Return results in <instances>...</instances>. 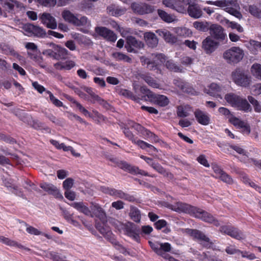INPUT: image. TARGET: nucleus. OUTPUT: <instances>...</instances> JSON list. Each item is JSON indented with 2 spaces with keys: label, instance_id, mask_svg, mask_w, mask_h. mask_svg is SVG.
<instances>
[{
  "label": "nucleus",
  "instance_id": "obj_14",
  "mask_svg": "<svg viewBox=\"0 0 261 261\" xmlns=\"http://www.w3.org/2000/svg\"><path fill=\"white\" fill-rule=\"evenodd\" d=\"M152 56H154L156 60L159 61L161 63H165L167 68L170 71L176 72H182V68L181 67L175 64L172 60H169L166 61V57L163 54H152Z\"/></svg>",
  "mask_w": 261,
  "mask_h": 261
},
{
  "label": "nucleus",
  "instance_id": "obj_47",
  "mask_svg": "<svg viewBox=\"0 0 261 261\" xmlns=\"http://www.w3.org/2000/svg\"><path fill=\"white\" fill-rule=\"evenodd\" d=\"M252 74L256 78L261 80V65L258 63L253 64L251 68Z\"/></svg>",
  "mask_w": 261,
  "mask_h": 261
},
{
  "label": "nucleus",
  "instance_id": "obj_24",
  "mask_svg": "<svg viewBox=\"0 0 261 261\" xmlns=\"http://www.w3.org/2000/svg\"><path fill=\"white\" fill-rule=\"evenodd\" d=\"M0 4L4 10L8 13H15V8L21 7V3L17 0H0Z\"/></svg>",
  "mask_w": 261,
  "mask_h": 261
},
{
  "label": "nucleus",
  "instance_id": "obj_38",
  "mask_svg": "<svg viewBox=\"0 0 261 261\" xmlns=\"http://www.w3.org/2000/svg\"><path fill=\"white\" fill-rule=\"evenodd\" d=\"M141 77L150 87L159 88L160 84L152 77L148 74H142Z\"/></svg>",
  "mask_w": 261,
  "mask_h": 261
},
{
  "label": "nucleus",
  "instance_id": "obj_5",
  "mask_svg": "<svg viewBox=\"0 0 261 261\" xmlns=\"http://www.w3.org/2000/svg\"><path fill=\"white\" fill-rule=\"evenodd\" d=\"M244 56L243 50L239 47L233 46L225 50L223 58L229 64H236L242 60Z\"/></svg>",
  "mask_w": 261,
  "mask_h": 261
},
{
  "label": "nucleus",
  "instance_id": "obj_10",
  "mask_svg": "<svg viewBox=\"0 0 261 261\" xmlns=\"http://www.w3.org/2000/svg\"><path fill=\"white\" fill-rule=\"evenodd\" d=\"M232 78L236 84L243 87L248 86L251 81V77L240 69L232 73Z\"/></svg>",
  "mask_w": 261,
  "mask_h": 261
},
{
  "label": "nucleus",
  "instance_id": "obj_7",
  "mask_svg": "<svg viewBox=\"0 0 261 261\" xmlns=\"http://www.w3.org/2000/svg\"><path fill=\"white\" fill-rule=\"evenodd\" d=\"M141 91L154 103L161 107H165L169 103V99L167 96L163 95H158L152 93L147 87L141 88Z\"/></svg>",
  "mask_w": 261,
  "mask_h": 261
},
{
  "label": "nucleus",
  "instance_id": "obj_19",
  "mask_svg": "<svg viewBox=\"0 0 261 261\" xmlns=\"http://www.w3.org/2000/svg\"><path fill=\"white\" fill-rule=\"evenodd\" d=\"M219 43L208 36L202 42V48L206 54H211L218 48Z\"/></svg>",
  "mask_w": 261,
  "mask_h": 261
},
{
  "label": "nucleus",
  "instance_id": "obj_61",
  "mask_svg": "<svg viewBox=\"0 0 261 261\" xmlns=\"http://www.w3.org/2000/svg\"><path fill=\"white\" fill-rule=\"evenodd\" d=\"M123 132L124 134L125 135V137L128 139L129 140H131L133 143L135 142V141L137 139L136 138H134V136L133 134L130 132L128 127H124L123 128Z\"/></svg>",
  "mask_w": 261,
  "mask_h": 261
},
{
  "label": "nucleus",
  "instance_id": "obj_1",
  "mask_svg": "<svg viewBox=\"0 0 261 261\" xmlns=\"http://www.w3.org/2000/svg\"><path fill=\"white\" fill-rule=\"evenodd\" d=\"M169 207L176 212L190 214L196 218L201 219L203 221L213 223L216 226L220 225L219 221L216 220L211 214L188 204L177 202L174 204H169Z\"/></svg>",
  "mask_w": 261,
  "mask_h": 261
},
{
  "label": "nucleus",
  "instance_id": "obj_36",
  "mask_svg": "<svg viewBox=\"0 0 261 261\" xmlns=\"http://www.w3.org/2000/svg\"><path fill=\"white\" fill-rule=\"evenodd\" d=\"M24 121L35 129H40L43 127L44 124L37 119H33L31 116H27Z\"/></svg>",
  "mask_w": 261,
  "mask_h": 261
},
{
  "label": "nucleus",
  "instance_id": "obj_44",
  "mask_svg": "<svg viewBox=\"0 0 261 261\" xmlns=\"http://www.w3.org/2000/svg\"><path fill=\"white\" fill-rule=\"evenodd\" d=\"M129 215L131 219L136 222H139L141 219V214L140 211L136 207L131 206Z\"/></svg>",
  "mask_w": 261,
  "mask_h": 261
},
{
  "label": "nucleus",
  "instance_id": "obj_15",
  "mask_svg": "<svg viewBox=\"0 0 261 261\" xmlns=\"http://www.w3.org/2000/svg\"><path fill=\"white\" fill-rule=\"evenodd\" d=\"M124 232L135 241L139 242L140 240L139 229L134 223L128 222L125 224H121Z\"/></svg>",
  "mask_w": 261,
  "mask_h": 261
},
{
  "label": "nucleus",
  "instance_id": "obj_64",
  "mask_svg": "<svg viewBox=\"0 0 261 261\" xmlns=\"http://www.w3.org/2000/svg\"><path fill=\"white\" fill-rule=\"evenodd\" d=\"M197 162L200 163L201 165H202L204 167H210V164L208 163L207 159H206V156L204 154L200 155L197 158Z\"/></svg>",
  "mask_w": 261,
  "mask_h": 261
},
{
  "label": "nucleus",
  "instance_id": "obj_45",
  "mask_svg": "<svg viewBox=\"0 0 261 261\" xmlns=\"http://www.w3.org/2000/svg\"><path fill=\"white\" fill-rule=\"evenodd\" d=\"M66 99L72 101L76 107L79 109L81 113H82L86 117H92V114H91L88 110H87L84 107H83L80 103L72 99L70 97L66 95Z\"/></svg>",
  "mask_w": 261,
  "mask_h": 261
},
{
  "label": "nucleus",
  "instance_id": "obj_29",
  "mask_svg": "<svg viewBox=\"0 0 261 261\" xmlns=\"http://www.w3.org/2000/svg\"><path fill=\"white\" fill-rule=\"evenodd\" d=\"M187 10L189 15L194 18H200L202 14L201 9L197 4L189 5Z\"/></svg>",
  "mask_w": 261,
  "mask_h": 261
},
{
  "label": "nucleus",
  "instance_id": "obj_55",
  "mask_svg": "<svg viewBox=\"0 0 261 261\" xmlns=\"http://www.w3.org/2000/svg\"><path fill=\"white\" fill-rule=\"evenodd\" d=\"M25 226H27L26 231L28 233L31 234H34L36 236H39L41 234V232L38 229L29 225L26 222H23Z\"/></svg>",
  "mask_w": 261,
  "mask_h": 261
},
{
  "label": "nucleus",
  "instance_id": "obj_50",
  "mask_svg": "<svg viewBox=\"0 0 261 261\" xmlns=\"http://www.w3.org/2000/svg\"><path fill=\"white\" fill-rule=\"evenodd\" d=\"M10 192L14 194L17 196L21 197L23 199H26L27 198L23 193V192L21 188L18 187L17 186L15 185L12 189H11Z\"/></svg>",
  "mask_w": 261,
  "mask_h": 261
},
{
  "label": "nucleus",
  "instance_id": "obj_2",
  "mask_svg": "<svg viewBox=\"0 0 261 261\" xmlns=\"http://www.w3.org/2000/svg\"><path fill=\"white\" fill-rule=\"evenodd\" d=\"M215 6L224 8L226 12L239 19L242 18V15L240 11V5L237 0L216 1Z\"/></svg>",
  "mask_w": 261,
  "mask_h": 261
},
{
  "label": "nucleus",
  "instance_id": "obj_57",
  "mask_svg": "<svg viewBox=\"0 0 261 261\" xmlns=\"http://www.w3.org/2000/svg\"><path fill=\"white\" fill-rule=\"evenodd\" d=\"M225 252L230 255L237 254L239 255V252H241V250L236 248L234 246L230 245L225 248Z\"/></svg>",
  "mask_w": 261,
  "mask_h": 261
},
{
  "label": "nucleus",
  "instance_id": "obj_63",
  "mask_svg": "<svg viewBox=\"0 0 261 261\" xmlns=\"http://www.w3.org/2000/svg\"><path fill=\"white\" fill-rule=\"evenodd\" d=\"M79 43L80 44H84L86 46H90L93 44V42L91 39H90L87 36L83 35H82Z\"/></svg>",
  "mask_w": 261,
  "mask_h": 261
},
{
  "label": "nucleus",
  "instance_id": "obj_62",
  "mask_svg": "<svg viewBox=\"0 0 261 261\" xmlns=\"http://www.w3.org/2000/svg\"><path fill=\"white\" fill-rule=\"evenodd\" d=\"M240 254H241L242 257L246 258L249 260H253L256 258L254 253L246 251H242L241 250V252H239V255Z\"/></svg>",
  "mask_w": 261,
  "mask_h": 261
},
{
  "label": "nucleus",
  "instance_id": "obj_56",
  "mask_svg": "<svg viewBox=\"0 0 261 261\" xmlns=\"http://www.w3.org/2000/svg\"><path fill=\"white\" fill-rule=\"evenodd\" d=\"M90 118H92L98 124L105 121V117L97 111H93V115L92 114V117H90Z\"/></svg>",
  "mask_w": 261,
  "mask_h": 261
},
{
  "label": "nucleus",
  "instance_id": "obj_37",
  "mask_svg": "<svg viewBox=\"0 0 261 261\" xmlns=\"http://www.w3.org/2000/svg\"><path fill=\"white\" fill-rule=\"evenodd\" d=\"M247 48L253 54H257L258 51H261V42L254 40H250L248 44Z\"/></svg>",
  "mask_w": 261,
  "mask_h": 261
},
{
  "label": "nucleus",
  "instance_id": "obj_32",
  "mask_svg": "<svg viewBox=\"0 0 261 261\" xmlns=\"http://www.w3.org/2000/svg\"><path fill=\"white\" fill-rule=\"evenodd\" d=\"M156 32L160 36L163 37L167 42L174 43L176 41V38L166 30H158Z\"/></svg>",
  "mask_w": 261,
  "mask_h": 261
},
{
  "label": "nucleus",
  "instance_id": "obj_11",
  "mask_svg": "<svg viewBox=\"0 0 261 261\" xmlns=\"http://www.w3.org/2000/svg\"><path fill=\"white\" fill-rule=\"evenodd\" d=\"M49 46L51 47L54 50L50 49H45L43 51V55L52 57L57 60L65 58V48L53 43H49Z\"/></svg>",
  "mask_w": 261,
  "mask_h": 261
},
{
  "label": "nucleus",
  "instance_id": "obj_12",
  "mask_svg": "<svg viewBox=\"0 0 261 261\" xmlns=\"http://www.w3.org/2000/svg\"><path fill=\"white\" fill-rule=\"evenodd\" d=\"M66 21L69 22L76 26H84L89 27L91 25L90 22L86 16H81L79 18L70 12L66 10Z\"/></svg>",
  "mask_w": 261,
  "mask_h": 261
},
{
  "label": "nucleus",
  "instance_id": "obj_60",
  "mask_svg": "<svg viewBox=\"0 0 261 261\" xmlns=\"http://www.w3.org/2000/svg\"><path fill=\"white\" fill-rule=\"evenodd\" d=\"M198 258L200 260H203V261H206V260H211V261H222L220 259H216L214 260L212 257L210 255L209 252H203L201 255H200V256L198 257Z\"/></svg>",
  "mask_w": 261,
  "mask_h": 261
},
{
  "label": "nucleus",
  "instance_id": "obj_8",
  "mask_svg": "<svg viewBox=\"0 0 261 261\" xmlns=\"http://www.w3.org/2000/svg\"><path fill=\"white\" fill-rule=\"evenodd\" d=\"M99 190L105 194H109L116 198L122 199L130 202L134 201L135 198L134 196L125 193L121 190H117L114 188H110L105 186L100 187Z\"/></svg>",
  "mask_w": 261,
  "mask_h": 261
},
{
  "label": "nucleus",
  "instance_id": "obj_6",
  "mask_svg": "<svg viewBox=\"0 0 261 261\" xmlns=\"http://www.w3.org/2000/svg\"><path fill=\"white\" fill-rule=\"evenodd\" d=\"M71 205L76 209L80 212L83 213L85 215L93 218L98 215V212L95 209V207L101 208L100 205L96 203H92L90 209L84 203L82 202H73Z\"/></svg>",
  "mask_w": 261,
  "mask_h": 261
},
{
  "label": "nucleus",
  "instance_id": "obj_13",
  "mask_svg": "<svg viewBox=\"0 0 261 261\" xmlns=\"http://www.w3.org/2000/svg\"><path fill=\"white\" fill-rule=\"evenodd\" d=\"M220 231L221 233L227 234L238 240H242L245 238L241 230L232 226H222L220 228Z\"/></svg>",
  "mask_w": 261,
  "mask_h": 261
},
{
  "label": "nucleus",
  "instance_id": "obj_27",
  "mask_svg": "<svg viewBox=\"0 0 261 261\" xmlns=\"http://www.w3.org/2000/svg\"><path fill=\"white\" fill-rule=\"evenodd\" d=\"M194 115L196 120L200 124L207 125L210 123V115L206 112L197 109L194 112Z\"/></svg>",
  "mask_w": 261,
  "mask_h": 261
},
{
  "label": "nucleus",
  "instance_id": "obj_30",
  "mask_svg": "<svg viewBox=\"0 0 261 261\" xmlns=\"http://www.w3.org/2000/svg\"><path fill=\"white\" fill-rule=\"evenodd\" d=\"M222 90V88L219 85L216 83H212L208 87V89H205V92L208 94L216 97H220L221 99L222 97L221 96V92Z\"/></svg>",
  "mask_w": 261,
  "mask_h": 261
},
{
  "label": "nucleus",
  "instance_id": "obj_40",
  "mask_svg": "<svg viewBox=\"0 0 261 261\" xmlns=\"http://www.w3.org/2000/svg\"><path fill=\"white\" fill-rule=\"evenodd\" d=\"M171 246L169 243H160V250H161V254H159V255L162 256L165 259L170 256L169 254H166V252H169L171 251Z\"/></svg>",
  "mask_w": 261,
  "mask_h": 261
},
{
  "label": "nucleus",
  "instance_id": "obj_9",
  "mask_svg": "<svg viewBox=\"0 0 261 261\" xmlns=\"http://www.w3.org/2000/svg\"><path fill=\"white\" fill-rule=\"evenodd\" d=\"M163 4L167 7L184 13L187 11L189 0H163Z\"/></svg>",
  "mask_w": 261,
  "mask_h": 261
},
{
  "label": "nucleus",
  "instance_id": "obj_25",
  "mask_svg": "<svg viewBox=\"0 0 261 261\" xmlns=\"http://www.w3.org/2000/svg\"><path fill=\"white\" fill-rule=\"evenodd\" d=\"M144 46V44L138 41L135 37L130 36L126 38V43L125 45L127 51L130 53H135L136 50L135 48H141Z\"/></svg>",
  "mask_w": 261,
  "mask_h": 261
},
{
  "label": "nucleus",
  "instance_id": "obj_52",
  "mask_svg": "<svg viewBox=\"0 0 261 261\" xmlns=\"http://www.w3.org/2000/svg\"><path fill=\"white\" fill-rule=\"evenodd\" d=\"M226 23L229 27L231 28L232 29L237 30L240 33H242L244 31L243 27L237 22L226 20Z\"/></svg>",
  "mask_w": 261,
  "mask_h": 261
},
{
  "label": "nucleus",
  "instance_id": "obj_20",
  "mask_svg": "<svg viewBox=\"0 0 261 261\" xmlns=\"http://www.w3.org/2000/svg\"><path fill=\"white\" fill-rule=\"evenodd\" d=\"M210 33L213 38L220 41H223L227 38L223 28L218 24L211 25L210 28Z\"/></svg>",
  "mask_w": 261,
  "mask_h": 261
},
{
  "label": "nucleus",
  "instance_id": "obj_41",
  "mask_svg": "<svg viewBox=\"0 0 261 261\" xmlns=\"http://www.w3.org/2000/svg\"><path fill=\"white\" fill-rule=\"evenodd\" d=\"M193 26L198 31L204 32L210 30V24L206 21H195Z\"/></svg>",
  "mask_w": 261,
  "mask_h": 261
},
{
  "label": "nucleus",
  "instance_id": "obj_42",
  "mask_svg": "<svg viewBox=\"0 0 261 261\" xmlns=\"http://www.w3.org/2000/svg\"><path fill=\"white\" fill-rule=\"evenodd\" d=\"M158 13L162 20L166 22L171 23L175 20V18L173 16L168 14L162 10L159 9L158 10Z\"/></svg>",
  "mask_w": 261,
  "mask_h": 261
},
{
  "label": "nucleus",
  "instance_id": "obj_54",
  "mask_svg": "<svg viewBox=\"0 0 261 261\" xmlns=\"http://www.w3.org/2000/svg\"><path fill=\"white\" fill-rule=\"evenodd\" d=\"M242 180L245 184H248L250 187L258 190L259 192H261V188L257 186L254 182L251 181L247 175H244L242 176Z\"/></svg>",
  "mask_w": 261,
  "mask_h": 261
},
{
  "label": "nucleus",
  "instance_id": "obj_22",
  "mask_svg": "<svg viewBox=\"0 0 261 261\" xmlns=\"http://www.w3.org/2000/svg\"><path fill=\"white\" fill-rule=\"evenodd\" d=\"M213 170L215 174V177L217 178H220L222 181L228 184L233 183L232 178L217 164L212 165Z\"/></svg>",
  "mask_w": 261,
  "mask_h": 261
},
{
  "label": "nucleus",
  "instance_id": "obj_53",
  "mask_svg": "<svg viewBox=\"0 0 261 261\" xmlns=\"http://www.w3.org/2000/svg\"><path fill=\"white\" fill-rule=\"evenodd\" d=\"M46 94L48 95L49 100L55 106L58 107H60L63 106V102L58 99L56 98L51 92L46 91Z\"/></svg>",
  "mask_w": 261,
  "mask_h": 261
},
{
  "label": "nucleus",
  "instance_id": "obj_59",
  "mask_svg": "<svg viewBox=\"0 0 261 261\" xmlns=\"http://www.w3.org/2000/svg\"><path fill=\"white\" fill-rule=\"evenodd\" d=\"M38 3L45 7H53L56 4V0H38Z\"/></svg>",
  "mask_w": 261,
  "mask_h": 261
},
{
  "label": "nucleus",
  "instance_id": "obj_34",
  "mask_svg": "<svg viewBox=\"0 0 261 261\" xmlns=\"http://www.w3.org/2000/svg\"><path fill=\"white\" fill-rule=\"evenodd\" d=\"M84 90L88 94L89 100L92 103L99 102L100 103L102 101V99L96 94L93 89L91 87H85Z\"/></svg>",
  "mask_w": 261,
  "mask_h": 261
},
{
  "label": "nucleus",
  "instance_id": "obj_23",
  "mask_svg": "<svg viewBox=\"0 0 261 261\" xmlns=\"http://www.w3.org/2000/svg\"><path fill=\"white\" fill-rule=\"evenodd\" d=\"M24 30L28 34L34 35L38 37L44 38L46 37V33L43 29L33 24H25L24 27Z\"/></svg>",
  "mask_w": 261,
  "mask_h": 261
},
{
  "label": "nucleus",
  "instance_id": "obj_46",
  "mask_svg": "<svg viewBox=\"0 0 261 261\" xmlns=\"http://www.w3.org/2000/svg\"><path fill=\"white\" fill-rule=\"evenodd\" d=\"M113 57L118 61H123L127 63H130L132 59L128 56L121 53L115 52L112 54Z\"/></svg>",
  "mask_w": 261,
  "mask_h": 261
},
{
  "label": "nucleus",
  "instance_id": "obj_49",
  "mask_svg": "<svg viewBox=\"0 0 261 261\" xmlns=\"http://www.w3.org/2000/svg\"><path fill=\"white\" fill-rule=\"evenodd\" d=\"M133 86V90L135 93V95H137V96H139L140 98H142V96H143V98L141 100L144 99L145 97L146 96V95L141 91V88L147 87L145 86H141L136 83H134Z\"/></svg>",
  "mask_w": 261,
  "mask_h": 261
},
{
  "label": "nucleus",
  "instance_id": "obj_3",
  "mask_svg": "<svg viewBox=\"0 0 261 261\" xmlns=\"http://www.w3.org/2000/svg\"><path fill=\"white\" fill-rule=\"evenodd\" d=\"M225 99L232 107L237 108L239 110L245 112L251 111V107L247 100L234 93H230L226 94Z\"/></svg>",
  "mask_w": 261,
  "mask_h": 261
},
{
  "label": "nucleus",
  "instance_id": "obj_4",
  "mask_svg": "<svg viewBox=\"0 0 261 261\" xmlns=\"http://www.w3.org/2000/svg\"><path fill=\"white\" fill-rule=\"evenodd\" d=\"M95 208L98 212V215L96 217L98 219L95 222V227L105 237H109L111 232L110 227L107 225L106 214L102 208L97 206Z\"/></svg>",
  "mask_w": 261,
  "mask_h": 261
},
{
  "label": "nucleus",
  "instance_id": "obj_28",
  "mask_svg": "<svg viewBox=\"0 0 261 261\" xmlns=\"http://www.w3.org/2000/svg\"><path fill=\"white\" fill-rule=\"evenodd\" d=\"M229 121L237 127L242 128L243 133L248 135L250 133V126L246 122L232 116L229 117Z\"/></svg>",
  "mask_w": 261,
  "mask_h": 261
},
{
  "label": "nucleus",
  "instance_id": "obj_35",
  "mask_svg": "<svg viewBox=\"0 0 261 261\" xmlns=\"http://www.w3.org/2000/svg\"><path fill=\"white\" fill-rule=\"evenodd\" d=\"M118 93L120 95L123 96L126 98H129L137 102H139V100L142 99L137 95H135L130 91L125 89H119L118 90Z\"/></svg>",
  "mask_w": 261,
  "mask_h": 261
},
{
  "label": "nucleus",
  "instance_id": "obj_16",
  "mask_svg": "<svg viewBox=\"0 0 261 261\" xmlns=\"http://www.w3.org/2000/svg\"><path fill=\"white\" fill-rule=\"evenodd\" d=\"M187 232L194 238L199 240L204 247L210 248L211 246L212 242L210 239L201 231L196 229H189L187 230Z\"/></svg>",
  "mask_w": 261,
  "mask_h": 261
},
{
  "label": "nucleus",
  "instance_id": "obj_31",
  "mask_svg": "<svg viewBox=\"0 0 261 261\" xmlns=\"http://www.w3.org/2000/svg\"><path fill=\"white\" fill-rule=\"evenodd\" d=\"M144 38L146 44L150 47H155L158 44V39L153 33L147 32L145 33Z\"/></svg>",
  "mask_w": 261,
  "mask_h": 261
},
{
  "label": "nucleus",
  "instance_id": "obj_26",
  "mask_svg": "<svg viewBox=\"0 0 261 261\" xmlns=\"http://www.w3.org/2000/svg\"><path fill=\"white\" fill-rule=\"evenodd\" d=\"M41 22L48 28L55 29L57 27V24L55 18L47 13H43L40 17Z\"/></svg>",
  "mask_w": 261,
  "mask_h": 261
},
{
  "label": "nucleus",
  "instance_id": "obj_17",
  "mask_svg": "<svg viewBox=\"0 0 261 261\" xmlns=\"http://www.w3.org/2000/svg\"><path fill=\"white\" fill-rule=\"evenodd\" d=\"M40 187L48 194L51 195L58 200H63V196L60 191L55 186L47 182H43L40 184Z\"/></svg>",
  "mask_w": 261,
  "mask_h": 261
},
{
  "label": "nucleus",
  "instance_id": "obj_21",
  "mask_svg": "<svg viewBox=\"0 0 261 261\" xmlns=\"http://www.w3.org/2000/svg\"><path fill=\"white\" fill-rule=\"evenodd\" d=\"M95 31L98 35L109 41L115 42L117 39L116 34L106 27H97L95 28Z\"/></svg>",
  "mask_w": 261,
  "mask_h": 261
},
{
  "label": "nucleus",
  "instance_id": "obj_18",
  "mask_svg": "<svg viewBox=\"0 0 261 261\" xmlns=\"http://www.w3.org/2000/svg\"><path fill=\"white\" fill-rule=\"evenodd\" d=\"M133 11L140 15L152 13L154 11V7L145 3H134L131 5Z\"/></svg>",
  "mask_w": 261,
  "mask_h": 261
},
{
  "label": "nucleus",
  "instance_id": "obj_58",
  "mask_svg": "<svg viewBox=\"0 0 261 261\" xmlns=\"http://www.w3.org/2000/svg\"><path fill=\"white\" fill-rule=\"evenodd\" d=\"M133 143L137 145L142 149H145L146 148L148 147H153V145L141 140L136 139Z\"/></svg>",
  "mask_w": 261,
  "mask_h": 261
},
{
  "label": "nucleus",
  "instance_id": "obj_48",
  "mask_svg": "<svg viewBox=\"0 0 261 261\" xmlns=\"http://www.w3.org/2000/svg\"><path fill=\"white\" fill-rule=\"evenodd\" d=\"M176 33L179 36L187 37L192 35L191 31L187 28H177L175 29Z\"/></svg>",
  "mask_w": 261,
  "mask_h": 261
},
{
  "label": "nucleus",
  "instance_id": "obj_43",
  "mask_svg": "<svg viewBox=\"0 0 261 261\" xmlns=\"http://www.w3.org/2000/svg\"><path fill=\"white\" fill-rule=\"evenodd\" d=\"M191 107L189 105L180 106L178 107L177 114L180 117H185L189 115V112L191 111Z\"/></svg>",
  "mask_w": 261,
  "mask_h": 261
},
{
  "label": "nucleus",
  "instance_id": "obj_39",
  "mask_svg": "<svg viewBox=\"0 0 261 261\" xmlns=\"http://www.w3.org/2000/svg\"><path fill=\"white\" fill-rule=\"evenodd\" d=\"M140 61L143 65H146L147 68L150 70H153L157 69V64L155 62L151 61L150 60L145 57L142 56L140 57Z\"/></svg>",
  "mask_w": 261,
  "mask_h": 261
},
{
  "label": "nucleus",
  "instance_id": "obj_51",
  "mask_svg": "<svg viewBox=\"0 0 261 261\" xmlns=\"http://www.w3.org/2000/svg\"><path fill=\"white\" fill-rule=\"evenodd\" d=\"M249 13L254 16L261 18V9L258 8L255 5H250L248 9Z\"/></svg>",
  "mask_w": 261,
  "mask_h": 261
},
{
  "label": "nucleus",
  "instance_id": "obj_33",
  "mask_svg": "<svg viewBox=\"0 0 261 261\" xmlns=\"http://www.w3.org/2000/svg\"><path fill=\"white\" fill-rule=\"evenodd\" d=\"M173 84L184 92L189 93L192 91L190 84L180 79H175Z\"/></svg>",
  "mask_w": 261,
  "mask_h": 261
}]
</instances>
